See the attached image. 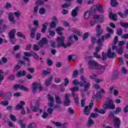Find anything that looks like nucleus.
<instances>
[{"mask_svg":"<svg viewBox=\"0 0 128 128\" xmlns=\"http://www.w3.org/2000/svg\"><path fill=\"white\" fill-rule=\"evenodd\" d=\"M8 100L1 101L0 102V104H2V106H8Z\"/></svg>","mask_w":128,"mask_h":128,"instance_id":"obj_40","label":"nucleus"},{"mask_svg":"<svg viewBox=\"0 0 128 128\" xmlns=\"http://www.w3.org/2000/svg\"><path fill=\"white\" fill-rule=\"evenodd\" d=\"M96 38H100L102 34L104 32V30L102 29V26L100 24H98L96 26Z\"/></svg>","mask_w":128,"mask_h":128,"instance_id":"obj_7","label":"nucleus"},{"mask_svg":"<svg viewBox=\"0 0 128 128\" xmlns=\"http://www.w3.org/2000/svg\"><path fill=\"white\" fill-rule=\"evenodd\" d=\"M48 98L50 102H54V97L52 96L50 94H48Z\"/></svg>","mask_w":128,"mask_h":128,"instance_id":"obj_45","label":"nucleus"},{"mask_svg":"<svg viewBox=\"0 0 128 128\" xmlns=\"http://www.w3.org/2000/svg\"><path fill=\"white\" fill-rule=\"evenodd\" d=\"M36 28H32L30 30V36L32 38H36Z\"/></svg>","mask_w":128,"mask_h":128,"instance_id":"obj_20","label":"nucleus"},{"mask_svg":"<svg viewBox=\"0 0 128 128\" xmlns=\"http://www.w3.org/2000/svg\"><path fill=\"white\" fill-rule=\"evenodd\" d=\"M52 82V77H49L46 79L45 81V85L46 86H50Z\"/></svg>","mask_w":128,"mask_h":128,"instance_id":"obj_19","label":"nucleus"},{"mask_svg":"<svg viewBox=\"0 0 128 128\" xmlns=\"http://www.w3.org/2000/svg\"><path fill=\"white\" fill-rule=\"evenodd\" d=\"M109 18L112 20H118V15L116 14H114L112 13H110L109 15Z\"/></svg>","mask_w":128,"mask_h":128,"instance_id":"obj_24","label":"nucleus"},{"mask_svg":"<svg viewBox=\"0 0 128 128\" xmlns=\"http://www.w3.org/2000/svg\"><path fill=\"white\" fill-rule=\"evenodd\" d=\"M48 32L50 36H54L56 34V33H54V31L50 30V29L48 30Z\"/></svg>","mask_w":128,"mask_h":128,"instance_id":"obj_63","label":"nucleus"},{"mask_svg":"<svg viewBox=\"0 0 128 128\" xmlns=\"http://www.w3.org/2000/svg\"><path fill=\"white\" fill-rule=\"evenodd\" d=\"M46 24H48V22H46L42 25V28L41 30V32L42 34H44L46 30Z\"/></svg>","mask_w":128,"mask_h":128,"instance_id":"obj_30","label":"nucleus"},{"mask_svg":"<svg viewBox=\"0 0 128 128\" xmlns=\"http://www.w3.org/2000/svg\"><path fill=\"white\" fill-rule=\"evenodd\" d=\"M4 98L5 100H10L12 98V93L10 92L6 93L4 96Z\"/></svg>","mask_w":128,"mask_h":128,"instance_id":"obj_31","label":"nucleus"},{"mask_svg":"<svg viewBox=\"0 0 128 128\" xmlns=\"http://www.w3.org/2000/svg\"><path fill=\"white\" fill-rule=\"evenodd\" d=\"M33 50H40V46L38 44H34L33 45Z\"/></svg>","mask_w":128,"mask_h":128,"instance_id":"obj_55","label":"nucleus"},{"mask_svg":"<svg viewBox=\"0 0 128 128\" xmlns=\"http://www.w3.org/2000/svg\"><path fill=\"white\" fill-rule=\"evenodd\" d=\"M89 106V108H88ZM92 106H94V103L90 102L88 106H84V108L83 110L84 114H86V116H88L90 114V110L92 108Z\"/></svg>","mask_w":128,"mask_h":128,"instance_id":"obj_6","label":"nucleus"},{"mask_svg":"<svg viewBox=\"0 0 128 128\" xmlns=\"http://www.w3.org/2000/svg\"><path fill=\"white\" fill-rule=\"evenodd\" d=\"M24 56L22 57V59L25 60V62H30V58L32 56V53H30L29 52H25L24 53Z\"/></svg>","mask_w":128,"mask_h":128,"instance_id":"obj_9","label":"nucleus"},{"mask_svg":"<svg viewBox=\"0 0 128 128\" xmlns=\"http://www.w3.org/2000/svg\"><path fill=\"white\" fill-rule=\"evenodd\" d=\"M102 60H106L107 58H108V54L104 52H102V58H100Z\"/></svg>","mask_w":128,"mask_h":128,"instance_id":"obj_32","label":"nucleus"},{"mask_svg":"<svg viewBox=\"0 0 128 128\" xmlns=\"http://www.w3.org/2000/svg\"><path fill=\"white\" fill-rule=\"evenodd\" d=\"M116 34L118 36H120L122 34V28H120L117 30Z\"/></svg>","mask_w":128,"mask_h":128,"instance_id":"obj_39","label":"nucleus"},{"mask_svg":"<svg viewBox=\"0 0 128 128\" xmlns=\"http://www.w3.org/2000/svg\"><path fill=\"white\" fill-rule=\"evenodd\" d=\"M46 12V10L44 8H42L39 10L40 14H44Z\"/></svg>","mask_w":128,"mask_h":128,"instance_id":"obj_41","label":"nucleus"},{"mask_svg":"<svg viewBox=\"0 0 128 128\" xmlns=\"http://www.w3.org/2000/svg\"><path fill=\"white\" fill-rule=\"evenodd\" d=\"M10 118L11 120H12V122H16V118L15 116L10 114Z\"/></svg>","mask_w":128,"mask_h":128,"instance_id":"obj_53","label":"nucleus"},{"mask_svg":"<svg viewBox=\"0 0 128 128\" xmlns=\"http://www.w3.org/2000/svg\"><path fill=\"white\" fill-rule=\"evenodd\" d=\"M101 96H102L100 95V92H96V94L92 96V98H98Z\"/></svg>","mask_w":128,"mask_h":128,"instance_id":"obj_34","label":"nucleus"},{"mask_svg":"<svg viewBox=\"0 0 128 128\" xmlns=\"http://www.w3.org/2000/svg\"><path fill=\"white\" fill-rule=\"evenodd\" d=\"M46 64L48 66H52V60L50 59H47Z\"/></svg>","mask_w":128,"mask_h":128,"instance_id":"obj_58","label":"nucleus"},{"mask_svg":"<svg viewBox=\"0 0 128 128\" xmlns=\"http://www.w3.org/2000/svg\"><path fill=\"white\" fill-rule=\"evenodd\" d=\"M118 42V36H116L114 38L113 45L112 46V50H114L116 48V43Z\"/></svg>","mask_w":128,"mask_h":128,"instance_id":"obj_18","label":"nucleus"},{"mask_svg":"<svg viewBox=\"0 0 128 128\" xmlns=\"http://www.w3.org/2000/svg\"><path fill=\"white\" fill-rule=\"evenodd\" d=\"M121 72L122 74H128V70H126V68L124 66H122V68Z\"/></svg>","mask_w":128,"mask_h":128,"instance_id":"obj_48","label":"nucleus"},{"mask_svg":"<svg viewBox=\"0 0 128 128\" xmlns=\"http://www.w3.org/2000/svg\"><path fill=\"white\" fill-rule=\"evenodd\" d=\"M40 98H39L36 102V106H32V104H30V108L32 112H38V108H40Z\"/></svg>","mask_w":128,"mask_h":128,"instance_id":"obj_8","label":"nucleus"},{"mask_svg":"<svg viewBox=\"0 0 128 128\" xmlns=\"http://www.w3.org/2000/svg\"><path fill=\"white\" fill-rule=\"evenodd\" d=\"M70 2H68V4L66 3V4H64L62 5V8H68L69 6H70Z\"/></svg>","mask_w":128,"mask_h":128,"instance_id":"obj_54","label":"nucleus"},{"mask_svg":"<svg viewBox=\"0 0 128 128\" xmlns=\"http://www.w3.org/2000/svg\"><path fill=\"white\" fill-rule=\"evenodd\" d=\"M104 42V36H102V38H100L96 42L97 44H98V46H102V42Z\"/></svg>","mask_w":128,"mask_h":128,"instance_id":"obj_27","label":"nucleus"},{"mask_svg":"<svg viewBox=\"0 0 128 128\" xmlns=\"http://www.w3.org/2000/svg\"><path fill=\"white\" fill-rule=\"evenodd\" d=\"M90 83H86L84 86V92H88L90 88Z\"/></svg>","mask_w":128,"mask_h":128,"instance_id":"obj_35","label":"nucleus"},{"mask_svg":"<svg viewBox=\"0 0 128 128\" xmlns=\"http://www.w3.org/2000/svg\"><path fill=\"white\" fill-rule=\"evenodd\" d=\"M62 28L60 27H58L56 29V32L59 36H62Z\"/></svg>","mask_w":128,"mask_h":128,"instance_id":"obj_36","label":"nucleus"},{"mask_svg":"<svg viewBox=\"0 0 128 128\" xmlns=\"http://www.w3.org/2000/svg\"><path fill=\"white\" fill-rule=\"evenodd\" d=\"M20 85L18 84H16L13 86L12 90H18V88H20Z\"/></svg>","mask_w":128,"mask_h":128,"instance_id":"obj_51","label":"nucleus"},{"mask_svg":"<svg viewBox=\"0 0 128 128\" xmlns=\"http://www.w3.org/2000/svg\"><path fill=\"white\" fill-rule=\"evenodd\" d=\"M56 24L54 22H52L50 24V28H55L56 26Z\"/></svg>","mask_w":128,"mask_h":128,"instance_id":"obj_49","label":"nucleus"},{"mask_svg":"<svg viewBox=\"0 0 128 128\" xmlns=\"http://www.w3.org/2000/svg\"><path fill=\"white\" fill-rule=\"evenodd\" d=\"M55 100L56 102V104H62V100H60V98L58 96H56Z\"/></svg>","mask_w":128,"mask_h":128,"instance_id":"obj_37","label":"nucleus"},{"mask_svg":"<svg viewBox=\"0 0 128 128\" xmlns=\"http://www.w3.org/2000/svg\"><path fill=\"white\" fill-rule=\"evenodd\" d=\"M90 12H85V13L84 14V18L85 20H88V18H90Z\"/></svg>","mask_w":128,"mask_h":128,"instance_id":"obj_44","label":"nucleus"},{"mask_svg":"<svg viewBox=\"0 0 128 128\" xmlns=\"http://www.w3.org/2000/svg\"><path fill=\"white\" fill-rule=\"evenodd\" d=\"M17 36H18L19 38H26V36L24 34L20 32H17L16 33Z\"/></svg>","mask_w":128,"mask_h":128,"instance_id":"obj_38","label":"nucleus"},{"mask_svg":"<svg viewBox=\"0 0 128 128\" xmlns=\"http://www.w3.org/2000/svg\"><path fill=\"white\" fill-rule=\"evenodd\" d=\"M96 6H93L92 8H91V10L90 12H89L90 14H96Z\"/></svg>","mask_w":128,"mask_h":128,"instance_id":"obj_43","label":"nucleus"},{"mask_svg":"<svg viewBox=\"0 0 128 128\" xmlns=\"http://www.w3.org/2000/svg\"><path fill=\"white\" fill-rule=\"evenodd\" d=\"M53 124H54V126H62V123H60V122H53Z\"/></svg>","mask_w":128,"mask_h":128,"instance_id":"obj_64","label":"nucleus"},{"mask_svg":"<svg viewBox=\"0 0 128 128\" xmlns=\"http://www.w3.org/2000/svg\"><path fill=\"white\" fill-rule=\"evenodd\" d=\"M78 7H76L72 12V16L73 18H76L78 16Z\"/></svg>","mask_w":128,"mask_h":128,"instance_id":"obj_22","label":"nucleus"},{"mask_svg":"<svg viewBox=\"0 0 128 128\" xmlns=\"http://www.w3.org/2000/svg\"><path fill=\"white\" fill-rule=\"evenodd\" d=\"M14 16L16 18H18L20 16V11L13 12H10L8 14V18L9 21L12 22V24H16V21L14 20Z\"/></svg>","mask_w":128,"mask_h":128,"instance_id":"obj_2","label":"nucleus"},{"mask_svg":"<svg viewBox=\"0 0 128 128\" xmlns=\"http://www.w3.org/2000/svg\"><path fill=\"white\" fill-rule=\"evenodd\" d=\"M56 42H57L56 47L58 48L61 46L66 48V44H64V36H62L60 37H57Z\"/></svg>","mask_w":128,"mask_h":128,"instance_id":"obj_4","label":"nucleus"},{"mask_svg":"<svg viewBox=\"0 0 128 128\" xmlns=\"http://www.w3.org/2000/svg\"><path fill=\"white\" fill-rule=\"evenodd\" d=\"M118 72L117 70H115L112 76V80H117L118 78Z\"/></svg>","mask_w":128,"mask_h":128,"instance_id":"obj_29","label":"nucleus"},{"mask_svg":"<svg viewBox=\"0 0 128 128\" xmlns=\"http://www.w3.org/2000/svg\"><path fill=\"white\" fill-rule=\"evenodd\" d=\"M68 96H70V94H65L64 100V104L65 106H68L70 104V98H68Z\"/></svg>","mask_w":128,"mask_h":128,"instance_id":"obj_12","label":"nucleus"},{"mask_svg":"<svg viewBox=\"0 0 128 128\" xmlns=\"http://www.w3.org/2000/svg\"><path fill=\"white\" fill-rule=\"evenodd\" d=\"M6 28V24H4L2 28H0V34H2L3 32H4V30Z\"/></svg>","mask_w":128,"mask_h":128,"instance_id":"obj_57","label":"nucleus"},{"mask_svg":"<svg viewBox=\"0 0 128 128\" xmlns=\"http://www.w3.org/2000/svg\"><path fill=\"white\" fill-rule=\"evenodd\" d=\"M114 126L115 128H120V120L118 117H114Z\"/></svg>","mask_w":128,"mask_h":128,"instance_id":"obj_10","label":"nucleus"},{"mask_svg":"<svg viewBox=\"0 0 128 128\" xmlns=\"http://www.w3.org/2000/svg\"><path fill=\"white\" fill-rule=\"evenodd\" d=\"M18 124H19L20 126L22 128H26V124H24V120H20L18 121Z\"/></svg>","mask_w":128,"mask_h":128,"instance_id":"obj_28","label":"nucleus"},{"mask_svg":"<svg viewBox=\"0 0 128 128\" xmlns=\"http://www.w3.org/2000/svg\"><path fill=\"white\" fill-rule=\"evenodd\" d=\"M110 4L111 6L114 7L117 6H118V2L116 0H110Z\"/></svg>","mask_w":128,"mask_h":128,"instance_id":"obj_25","label":"nucleus"},{"mask_svg":"<svg viewBox=\"0 0 128 128\" xmlns=\"http://www.w3.org/2000/svg\"><path fill=\"white\" fill-rule=\"evenodd\" d=\"M38 88L40 92H42V84H40V82H34L32 86V90L33 94H36V90H38Z\"/></svg>","mask_w":128,"mask_h":128,"instance_id":"obj_5","label":"nucleus"},{"mask_svg":"<svg viewBox=\"0 0 128 128\" xmlns=\"http://www.w3.org/2000/svg\"><path fill=\"white\" fill-rule=\"evenodd\" d=\"M78 76V70H74L73 72V75H72L73 78H76Z\"/></svg>","mask_w":128,"mask_h":128,"instance_id":"obj_50","label":"nucleus"},{"mask_svg":"<svg viewBox=\"0 0 128 128\" xmlns=\"http://www.w3.org/2000/svg\"><path fill=\"white\" fill-rule=\"evenodd\" d=\"M102 107L104 110H108V108L110 110H114L116 106L114 104V100H110L108 101H106L102 106Z\"/></svg>","mask_w":128,"mask_h":128,"instance_id":"obj_3","label":"nucleus"},{"mask_svg":"<svg viewBox=\"0 0 128 128\" xmlns=\"http://www.w3.org/2000/svg\"><path fill=\"white\" fill-rule=\"evenodd\" d=\"M36 4L38 6H42L44 4V2L42 0H38L36 1Z\"/></svg>","mask_w":128,"mask_h":128,"instance_id":"obj_60","label":"nucleus"},{"mask_svg":"<svg viewBox=\"0 0 128 128\" xmlns=\"http://www.w3.org/2000/svg\"><path fill=\"white\" fill-rule=\"evenodd\" d=\"M98 114H94V112L91 113L90 114V116H91V118H98Z\"/></svg>","mask_w":128,"mask_h":128,"instance_id":"obj_62","label":"nucleus"},{"mask_svg":"<svg viewBox=\"0 0 128 128\" xmlns=\"http://www.w3.org/2000/svg\"><path fill=\"white\" fill-rule=\"evenodd\" d=\"M32 56H33L34 58H36V60H38V55L34 52H32Z\"/></svg>","mask_w":128,"mask_h":128,"instance_id":"obj_61","label":"nucleus"},{"mask_svg":"<svg viewBox=\"0 0 128 128\" xmlns=\"http://www.w3.org/2000/svg\"><path fill=\"white\" fill-rule=\"evenodd\" d=\"M52 74V72L50 70H44L43 71V75L44 76H48V74Z\"/></svg>","mask_w":128,"mask_h":128,"instance_id":"obj_52","label":"nucleus"},{"mask_svg":"<svg viewBox=\"0 0 128 128\" xmlns=\"http://www.w3.org/2000/svg\"><path fill=\"white\" fill-rule=\"evenodd\" d=\"M96 10L100 12V14H104V9H102V4H98L96 6Z\"/></svg>","mask_w":128,"mask_h":128,"instance_id":"obj_23","label":"nucleus"},{"mask_svg":"<svg viewBox=\"0 0 128 128\" xmlns=\"http://www.w3.org/2000/svg\"><path fill=\"white\" fill-rule=\"evenodd\" d=\"M106 30L108 34H114V30L112 29V28H110L109 27L106 28Z\"/></svg>","mask_w":128,"mask_h":128,"instance_id":"obj_42","label":"nucleus"},{"mask_svg":"<svg viewBox=\"0 0 128 128\" xmlns=\"http://www.w3.org/2000/svg\"><path fill=\"white\" fill-rule=\"evenodd\" d=\"M10 42L12 44H16V37H13V38H10Z\"/></svg>","mask_w":128,"mask_h":128,"instance_id":"obj_59","label":"nucleus"},{"mask_svg":"<svg viewBox=\"0 0 128 128\" xmlns=\"http://www.w3.org/2000/svg\"><path fill=\"white\" fill-rule=\"evenodd\" d=\"M120 26L122 28H128V22H120Z\"/></svg>","mask_w":128,"mask_h":128,"instance_id":"obj_33","label":"nucleus"},{"mask_svg":"<svg viewBox=\"0 0 128 128\" xmlns=\"http://www.w3.org/2000/svg\"><path fill=\"white\" fill-rule=\"evenodd\" d=\"M26 74V70H23V71H20L18 72L17 73V76L18 78H20V76H24Z\"/></svg>","mask_w":128,"mask_h":128,"instance_id":"obj_26","label":"nucleus"},{"mask_svg":"<svg viewBox=\"0 0 128 128\" xmlns=\"http://www.w3.org/2000/svg\"><path fill=\"white\" fill-rule=\"evenodd\" d=\"M72 44H74V41L72 40V36H70L68 37V42H67L66 48L68 46H72Z\"/></svg>","mask_w":128,"mask_h":128,"instance_id":"obj_21","label":"nucleus"},{"mask_svg":"<svg viewBox=\"0 0 128 128\" xmlns=\"http://www.w3.org/2000/svg\"><path fill=\"white\" fill-rule=\"evenodd\" d=\"M36 126V123L32 122L28 126V128H34Z\"/></svg>","mask_w":128,"mask_h":128,"instance_id":"obj_46","label":"nucleus"},{"mask_svg":"<svg viewBox=\"0 0 128 128\" xmlns=\"http://www.w3.org/2000/svg\"><path fill=\"white\" fill-rule=\"evenodd\" d=\"M48 39L46 38H42L41 40H40L38 42V46L40 48H42L46 44H48Z\"/></svg>","mask_w":128,"mask_h":128,"instance_id":"obj_11","label":"nucleus"},{"mask_svg":"<svg viewBox=\"0 0 128 128\" xmlns=\"http://www.w3.org/2000/svg\"><path fill=\"white\" fill-rule=\"evenodd\" d=\"M24 104H26L24 102L20 101V103L15 107V110H24Z\"/></svg>","mask_w":128,"mask_h":128,"instance_id":"obj_15","label":"nucleus"},{"mask_svg":"<svg viewBox=\"0 0 128 128\" xmlns=\"http://www.w3.org/2000/svg\"><path fill=\"white\" fill-rule=\"evenodd\" d=\"M94 124V122L92 121L91 119H88V123L87 124L88 126H90L92 124Z\"/></svg>","mask_w":128,"mask_h":128,"instance_id":"obj_56","label":"nucleus"},{"mask_svg":"<svg viewBox=\"0 0 128 128\" xmlns=\"http://www.w3.org/2000/svg\"><path fill=\"white\" fill-rule=\"evenodd\" d=\"M116 50L118 54H122L124 52V50H122V46L120 47V49H116Z\"/></svg>","mask_w":128,"mask_h":128,"instance_id":"obj_47","label":"nucleus"},{"mask_svg":"<svg viewBox=\"0 0 128 128\" xmlns=\"http://www.w3.org/2000/svg\"><path fill=\"white\" fill-rule=\"evenodd\" d=\"M107 56L108 58H116V53L112 52V49L109 48L107 52Z\"/></svg>","mask_w":128,"mask_h":128,"instance_id":"obj_14","label":"nucleus"},{"mask_svg":"<svg viewBox=\"0 0 128 128\" xmlns=\"http://www.w3.org/2000/svg\"><path fill=\"white\" fill-rule=\"evenodd\" d=\"M88 66L90 70H104L105 68L104 66L98 64V62L94 60L88 61Z\"/></svg>","mask_w":128,"mask_h":128,"instance_id":"obj_1","label":"nucleus"},{"mask_svg":"<svg viewBox=\"0 0 128 128\" xmlns=\"http://www.w3.org/2000/svg\"><path fill=\"white\" fill-rule=\"evenodd\" d=\"M104 15H97L94 16L93 17V18H94V20H98L97 22H98V24H100L102 22H104Z\"/></svg>","mask_w":128,"mask_h":128,"instance_id":"obj_13","label":"nucleus"},{"mask_svg":"<svg viewBox=\"0 0 128 128\" xmlns=\"http://www.w3.org/2000/svg\"><path fill=\"white\" fill-rule=\"evenodd\" d=\"M78 90H80V88H78V86H76L75 87H72L71 88L70 91L73 98H74L76 96V93H74V92H78Z\"/></svg>","mask_w":128,"mask_h":128,"instance_id":"obj_17","label":"nucleus"},{"mask_svg":"<svg viewBox=\"0 0 128 128\" xmlns=\"http://www.w3.org/2000/svg\"><path fill=\"white\" fill-rule=\"evenodd\" d=\"M16 29H12L10 30L8 33L9 38H16Z\"/></svg>","mask_w":128,"mask_h":128,"instance_id":"obj_16","label":"nucleus"}]
</instances>
